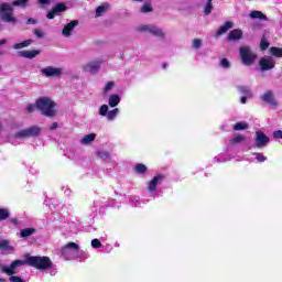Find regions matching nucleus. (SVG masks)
<instances>
[{"label":"nucleus","instance_id":"052dcab7","mask_svg":"<svg viewBox=\"0 0 282 282\" xmlns=\"http://www.w3.org/2000/svg\"><path fill=\"white\" fill-rule=\"evenodd\" d=\"M7 41L6 40H0V45H6Z\"/></svg>","mask_w":282,"mask_h":282},{"label":"nucleus","instance_id":"f8f14e48","mask_svg":"<svg viewBox=\"0 0 282 282\" xmlns=\"http://www.w3.org/2000/svg\"><path fill=\"white\" fill-rule=\"evenodd\" d=\"M138 31L149 32L150 34H153V36H159L160 39L164 37V31H162V29L153 24H142L138 26Z\"/></svg>","mask_w":282,"mask_h":282},{"label":"nucleus","instance_id":"dca6fc26","mask_svg":"<svg viewBox=\"0 0 282 282\" xmlns=\"http://www.w3.org/2000/svg\"><path fill=\"white\" fill-rule=\"evenodd\" d=\"M65 10H67V6L65 3H58L46 14V19H54L55 14H61Z\"/></svg>","mask_w":282,"mask_h":282},{"label":"nucleus","instance_id":"cd10ccee","mask_svg":"<svg viewBox=\"0 0 282 282\" xmlns=\"http://www.w3.org/2000/svg\"><path fill=\"white\" fill-rule=\"evenodd\" d=\"M94 140H96V133H89L84 135L80 139V144L87 145V144H91V142H94Z\"/></svg>","mask_w":282,"mask_h":282},{"label":"nucleus","instance_id":"72a5a7b5","mask_svg":"<svg viewBox=\"0 0 282 282\" xmlns=\"http://www.w3.org/2000/svg\"><path fill=\"white\" fill-rule=\"evenodd\" d=\"M248 129V123L246 121H240L234 126V131H246Z\"/></svg>","mask_w":282,"mask_h":282},{"label":"nucleus","instance_id":"2f4dec72","mask_svg":"<svg viewBox=\"0 0 282 282\" xmlns=\"http://www.w3.org/2000/svg\"><path fill=\"white\" fill-rule=\"evenodd\" d=\"M89 252L80 250V247H78V251L76 254V259H79V261H87L89 259Z\"/></svg>","mask_w":282,"mask_h":282},{"label":"nucleus","instance_id":"4468645a","mask_svg":"<svg viewBox=\"0 0 282 282\" xmlns=\"http://www.w3.org/2000/svg\"><path fill=\"white\" fill-rule=\"evenodd\" d=\"M42 76L46 78H58V76H63V68L54 67V66H46L41 69Z\"/></svg>","mask_w":282,"mask_h":282},{"label":"nucleus","instance_id":"6ab92c4d","mask_svg":"<svg viewBox=\"0 0 282 282\" xmlns=\"http://www.w3.org/2000/svg\"><path fill=\"white\" fill-rule=\"evenodd\" d=\"M262 100L268 105H272V107H276V99H274V94L270 90L263 94Z\"/></svg>","mask_w":282,"mask_h":282},{"label":"nucleus","instance_id":"4c0bfd02","mask_svg":"<svg viewBox=\"0 0 282 282\" xmlns=\"http://www.w3.org/2000/svg\"><path fill=\"white\" fill-rule=\"evenodd\" d=\"M143 14H147L148 12H153V7L151 6V3H144L142 7H141V10H140Z\"/></svg>","mask_w":282,"mask_h":282},{"label":"nucleus","instance_id":"0eeeda50","mask_svg":"<svg viewBox=\"0 0 282 282\" xmlns=\"http://www.w3.org/2000/svg\"><path fill=\"white\" fill-rule=\"evenodd\" d=\"M162 182H164V175L158 174L148 183L147 191L149 197H152V199L160 197L158 186H160Z\"/></svg>","mask_w":282,"mask_h":282},{"label":"nucleus","instance_id":"1a4fd4ad","mask_svg":"<svg viewBox=\"0 0 282 282\" xmlns=\"http://www.w3.org/2000/svg\"><path fill=\"white\" fill-rule=\"evenodd\" d=\"M98 113L102 118H106L109 122H113V120H116V118H118V116L120 115V109L115 108L112 110H109L108 105H101L100 108H99Z\"/></svg>","mask_w":282,"mask_h":282},{"label":"nucleus","instance_id":"9b49d317","mask_svg":"<svg viewBox=\"0 0 282 282\" xmlns=\"http://www.w3.org/2000/svg\"><path fill=\"white\" fill-rule=\"evenodd\" d=\"M102 65V59H94L82 66L83 72L86 74H98L100 72V66Z\"/></svg>","mask_w":282,"mask_h":282},{"label":"nucleus","instance_id":"a878e982","mask_svg":"<svg viewBox=\"0 0 282 282\" xmlns=\"http://www.w3.org/2000/svg\"><path fill=\"white\" fill-rule=\"evenodd\" d=\"M133 171L137 175H147V171H149V167L142 163H138L134 165Z\"/></svg>","mask_w":282,"mask_h":282},{"label":"nucleus","instance_id":"c756f323","mask_svg":"<svg viewBox=\"0 0 282 282\" xmlns=\"http://www.w3.org/2000/svg\"><path fill=\"white\" fill-rule=\"evenodd\" d=\"M238 91L242 96H247V98H252V91L250 90V87H248V86H239Z\"/></svg>","mask_w":282,"mask_h":282},{"label":"nucleus","instance_id":"a211bd4d","mask_svg":"<svg viewBox=\"0 0 282 282\" xmlns=\"http://www.w3.org/2000/svg\"><path fill=\"white\" fill-rule=\"evenodd\" d=\"M19 56H22V58H36V56H39V54H41V51L39 50H33V51H20Z\"/></svg>","mask_w":282,"mask_h":282},{"label":"nucleus","instance_id":"20e7f679","mask_svg":"<svg viewBox=\"0 0 282 282\" xmlns=\"http://www.w3.org/2000/svg\"><path fill=\"white\" fill-rule=\"evenodd\" d=\"M54 107H56V104L47 97H42L36 100V109H39V111H41L43 116H46L47 118H54V116H56Z\"/></svg>","mask_w":282,"mask_h":282},{"label":"nucleus","instance_id":"c85d7f7f","mask_svg":"<svg viewBox=\"0 0 282 282\" xmlns=\"http://www.w3.org/2000/svg\"><path fill=\"white\" fill-rule=\"evenodd\" d=\"M249 17L250 19H259V21H268V17L261 11H251Z\"/></svg>","mask_w":282,"mask_h":282},{"label":"nucleus","instance_id":"79ce46f5","mask_svg":"<svg viewBox=\"0 0 282 282\" xmlns=\"http://www.w3.org/2000/svg\"><path fill=\"white\" fill-rule=\"evenodd\" d=\"M220 67L224 69H230V61H228V58L220 59Z\"/></svg>","mask_w":282,"mask_h":282},{"label":"nucleus","instance_id":"f3484780","mask_svg":"<svg viewBox=\"0 0 282 282\" xmlns=\"http://www.w3.org/2000/svg\"><path fill=\"white\" fill-rule=\"evenodd\" d=\"M242 37H243V31H241L240 29H235L229 32L227 39L228 41H240V39Z\"/></svg>","mask_w":282,"mask_h":282},{"label":"nucleus","instance_id":"f257e3e1","mask_svg":"<svg viewBox=\"0 0 282 282\" xmlns=\"http://www.w3.org/2000/svg\"><path fill=\"white\" fill-rule=\"evenodd\" d=\"M21 265H31V268H36V270H47L52 265V260L50 257L41 256H26L25 260H14L9 267L0 265L1 272L4 274H17V268Z\"/></svg>","mask_w":282,"mask_h":282},{"label":"nucleus","instance_id":"6e6d98bb","mask_svg":"<svg viewBox=\"0 0 282 282\" xmlns=\"http://www.w3.org/2000/svg\"><path fill=\"white\" fill-rule=\"evenodd\" d=\"M248 98H251V97L242 96L241 99H240L241 105H246Z\"/></svg>","mask_w":282,"mask_h":282},{"label":"nucleus","instance_id":"423d86ee","mask_svg":"<svg viewBox=\"0 0 282 282\" xmlns=\"http://www.w3.org/2000/svg\"><path fill=\"white\" fill-rule=\"evenodd\" d=\"M79 245L76 242H68L64 247L58 249L61 257L65 259V261H74L76 256L78 254Z\"/></svg>","mask_w":282,"mask_h":282},{"label":"nucleus","instance_id":"3c124183","mask_svg":"<svg viewBox=\"0 0 282 282\" xmlns=\"http://www.w3.org/2000/svg\"><path fill=\"white\" fill-rule=\"evenodd\" d=\"M32 43H34V40H25L22 42V48L23 47H30V45H32Z\"/></svg>","mask_w":282,"mask_h":282},{"label":"nucleus","instance_id":"473e14b6","mask_svg":"<svg viewBox=\"0 0 282 282\" xmlns=\"http://www.w3.org/2000/svg\"><path fill=\"white\" fill-rule=\"evenodd\" d=\"M270 54L273 55L275 58H282V48L272 46L270 48Z\"/></svg>","mask_w":282,"mask_h":282},{"label":"nucleus","instance_id":"5701e85b","mask_svg":"<svg viewBox=\"0 0 282 282\" xmlns=\"http://www.w3.org/2000/svg\"><path fill=\"white\" fill-rule=\"evenodd\" d=\"M120 100H122L120 95L112 94L108 99V105L109 107H118L120 105Z\"/></svg>","mask_w":282,"mask_h":282},{"label":"nucleus","instance_id":"e433bc0d","mask_svg":"<svg viewBox=\"0 0 282 282\" xmlns=\"http://www.w3.org/2000/svg\"><path fill=\"white\" fill-rule=\"evenodd\" d=\"M113 87H116V84L113 82H108L104 88V96H107V94H110Z\"/></svg>","mask_w":282,"mask_h":282},{"label":"nucleus","instance_id":"f704fd0d","mask_svg":"<svg viewBox=\"0 0 282 282\" xmlns=\"http://www.w3.org/2000/svg\"><path fill=\"white\" fill-rule=\"evenodd\" d=\"M228 156H226V154H218L217 156L214 158V162L216 164H224V162H228Z\"/></svg>","mask_w":282,"mask_h":282},{"label":"nucleus","instance_id":"de8ad7c7","mask_svg":"<svg viewBox=\"0 0 282 282\" xmlns=\"http://www.w3.org/2000/svg\"><path fill=\"white\" fill-rule=\"evenodd\" d=\"M273 138H274V140H282V131L281 130L274 131Z\"/></svg>","mask_w":282,"mask_h":282},{"label":"nucleus","instance_id":"37998d69","mask_svg":"<svg viewBox=\"0 0 282 282\" xmlns=\"http://www.w3.org/2000/svg\"><path fill=\"white\" fill-rule=\"evenodd\" d=\"M192 47L194 50H199V47H202V40L199 39H194L193 40V43H192Z\"/></svg>","mask_w":282,"mask_h":282},{"label":"nucleus","instance_id":"412c9836","mask_svg":"<svg viewBox=\"0 0 282 282\" xmlns=\"http://www.w3.org/2000/svg\"><path fill=\"white\" fill-rule=\"evenodd\" d=\"M32 235H36V228L29 227L20 230V238L28 239V237H32Z\"/></svg>","mask_w":282,"mask_h":282},{"label":"nucleus","instance_id":"680f3d73","mask_svg":"<svg viewBox=\"0 0 282 282\" xmlns=\"http://www.w3.org/2000/svg\"><path fill=\"white\" fill-rule=\"evenodd\" d=\"M162 67H163V69H166L167 64H166V63H164V64L162 65Z\"/></svg>","mask_w":282,"mask_h":282},{"label":"nucleus","instance_id":"bb28decb","mask_svg":"<svg viewBox=\"0 0 282 282\" xmlns=\"http://www.w3.org/2000/svg\"><path fill=\"white\" fill-rule=\"evenodd\" d=\"M0 249L3 250V252H14V247L10 246L9 240L0 239Z\"/></svg>","mask_w":282,"mask_h":282},{"label":"nucleus","instance_id":"5fc2aeb1","mask_svg":"<svg viewBox=\"0 0 282 282\" xmlns=\"http://www.w3.org/2000/svg\"><path fill=\"white\" fill-rule=\"evenodd\" d=\"M35 23H36V20H34V19H32V18H30V19L26 21V24H28V25H35Z\"/></svg>","mask_w":282,"mask_h":282},{"label":"nucleus","instance_id":"603ef678","mask_svg":"<svg viewBox=\"0 0 282 282\" xmlns=\"http://www.w3.org/2000/svg\"><path fill=\"white\" fill-rule=\"evenodd\" d=\"M34 34H35V36H37V39H43V36H44L43 31H41L39 29L34 30Z\"/></svg>","mask_w":282,"mask_h":282},{"label":"nucleus","instance_id":"a19ab883","mask_svg":"<svg viewBox=\"0 0 282 282\" xmlns=\"http://www.w3.org/2000/svg\"><path fill=\"white\" fill-rule=\"evenodd\" d=\"M46 270H48V274H50L51 276H56V273L58 272V271L56 270V265H54V263H53L52 261H51V265L47 267Z\"/></svg>","mask_w":282,"mask_h":282},{"label":"nucleus","instance_id":"58836bf2","mask_svg":"<svg viewBox=\"0 0 282 282\" xmlns=\"http://www.w3.org/2000/svg\"><path fill=\"white\" fill-rule=\"evenodd\" d=\"M90 246L95 250H98L99 248H102V242H100V240L98 238H95L91 240Z\"/></svg>","mask_w":282,"mask_h":282},{"label":"nucleus","instance_id":"aec40b11","mask_svg":"<svg viewBox=\"0 0 282 282\" xmlns=\"http://www.w3.org/2000/svg\"><path fill=\"white\" fill-rule=\"evenodd\" d=\"M232 28H235V24L230 21L225 22V25H221L217 32H216V36H221L223 34H226V32H228V30H232Z\"/></svg>","mask_w":282,"mask_h":282},{"label":"nucleus","instance_id":"09e8293b","mask_svg":"<svg viewBox=\"0 0 282 282\" xmlns=\"http://www.w3.org/2000/svg\"><path fill=\"white\" fill-rule=\"evenodd\" d=\"M35 109H36V106H35V105L29 104V105L26 106V111H28V113L34 112Z\"/></svg>","mask_w":282,"mask_h":282},{"label":"nucleus","instance_id":"0e129e2a","mask_svg":"<svg viewBox=\"0 0 282 282\" xmlns=\"http://www.w3.org/2000/svg\"><path fill=\"white\" fill-rule=\"evenodd\" d=\"M134 1H138L139 3H142V1H144V0H134Z\"/></svg>","mask_w":282,"mask_h":282},{"label":"nucleus","instance_id":"ddd939ff","mask_svg":"<svg viewBox=\"0 0 282 282\" xmlns=\"http://www.w3.org/2000/svg\"><path fill=\"white\" fill-rule=\"evenodd\" d=\"M276 65V61L272 56H263L259 61V66L262 72H270V69H274Z\"/></svg>","mask_w":282,"mask_h":282},{"label":"nucleus","instance_id":"a18cd8bd","mask_svg":"<svg viewBox=\"0 0 282 282\" xmlns=\"http://www.w3.org/2000/svg\"><path fill=\"white\" fill-rule=\"evenodd\" d=\"M9 281L10 282H25L21 276L9 274Z\"/></svg>","mask_w":282,"mask_h":282},{"label":"nucleus","instance_id":"6e6552de","mask_svg":"<svg viewBox=\"0 0 282 282\" xmlns=\"http://www.w3.org/2000/svg\"><path fill=\"white\" fill-rule=\"evenodd\" d=\"M240 58L242 61V64L246 66H250L254 64V61H257V55L254 52H252V48L249 46H241L239 48Z\"/></svg>","mask_w":282,"mask_h":282},{"label":"nucleus","instance_id":"338daca9","mask_svg":"<svg viewBox=\"0 0 282 282\" xmlns=\"http://www.w3.org/2000/svg\"><path fill=\"white\" fill-rule=\"evenodd\" d=\"M115 246H116V248H120V245H118V243H116Z\"/></svg>","mask_w":282,"mask_h":282},{"label":"nucleus","instance_id":"4be33fe9","mask_svg":"<svg viewBox=\"0 0 282 282\" xmlns=\"http://www.w3.org/2000/svg\"><path fill=\"white\" fill-rule=\"evenodd\" d=\"M97 158L102 160L104 162H109L111 161V152L107 150H99L96 152Z\"/></svg>","mask_w":282,"mask_h":282},{"label":"nucleus","instance_id":"f03ea898","mask_svg":"<svg viewBox=\"0 0 282 282\" xmlns=\"http://www.w3.org/2000/svg\"><path fill=\"white\" fill-rule=\"evenodd\" d=\"M28 0H15L11 4L2 3L0 6V19L4 21V23H12V25H17L18 20L14 18V6H25Z\"/></svg>","mask_w":282,"mask_h":282},{"label":"nucleus","instance_id":"2eb2a0df","mask_svg":"<svg viewBox=\"0 0 282 282\" xmlns=\"http://www.w3.org/2000/svg\"><path fill=\"white\" fill-rule=\"evenodd\" d=\"M77 25H78V20L70 21L69 23L64 25V28L62 29V35L65 39H69V36L74 34V30L76 29Z\"/></svg>","mask_w":282,"mask_h":282},{"label":"nucleus","instance_id":"bf43d9fd","mask_svg":"<svg viewBox=\"0 0 282 282\" xmlns=\"http://www.w3.org/2000/svg\"><path fill=\"white\" fill-rule=\"evenodd\" d=\"M39 1H40V3H42V6L50 3V0H39Z\"/></svg>","mask_w":282,"mask_h":282},{"label":"nucleus","instance_id":"8fccbe9b","mask_svg":"<svg viewBox=\"0 0 282 282\" xmlns=\"http://www.w3.org/2000/svg\"><path fill=\"white\" fill-rule=\"evenodd\" d=\"M32 43H34V40H25L22 42V48L23 47H30V45H32Z\"/></svg>","mask_w":282,"mask_h":282},{"label":"nucleus","instance_id":"7c9ffc66","mask_svg":"<svg viewBox=\"0 0 282 282\" xmlns=\"http://www.w3.org/2000/svg\"><path fill=\"white\" fill-rule=\"evenodd\" d=\"M109 10V3H104L96 9V17H102Z\"/></svg>","mask_w":282,"mask_h":282},{"label":"nucleus","instance_id":"e2e57ef3","mask_svg":"<svg viewBox=\"0 0 282 282\" xmlns=\"http://www.w3.org/2000/svg\"><path fill=\"white\" fill-rule=\"evenodd\" d=\"M1 30H3V24H0V32H1Z\"/></svg>","mask_w":282,"mask_h":282},{"label":"nucleus","instance_id":"39448f33","mask_svg":"<svg viewBox=\"0 0 282 282\" xmlns=\"http://www.w3.org/2000/svg\"><path fill=\"white\" fill-rule=\"evenodd\" d=\"M119 208L120 206L116 204V199L106 200L105 198H99L94 200L93 206L90 207V218L96 217V213H102L105 208Z\"/></svg>","mask_w":282,"mask_h":282},{"label":"nucleus","instance_id":"c03bdc74","mask_svg":"<svg viewBox=\"0 0 282 282\" xmlns=\"http://www.w3.org/2000/svg\"><path fill=\"white\" fill-rule=\"evenodd\" d=\"M210 12H213V3H207L204 7V14L208 15L210 14Z\"/></svg>","mask_w":282,"mask_h":282},{"label":"nucleus","instance_id":"49530a36","mask_svg":"<svg viewBox=\"0 0 282 282\" xmlns=\"http://www.w3.org/2000/svg\"><path fill=\"white\" fill-rule=\"evenodd\" d=\"M267 47H270V43H268V42L265 41V39L262 37V39H261V42H260V48H261L262 51H265Z\"/></svg>","mask_w":282,"mask_h":282},{"label":"nucleus","instance_id":"9d476101","mask_svg":"<svg viewBox=\"0 0 282 282\" xmlns=\"http://www.w3.org/2000/svg\"><path fill=\"white\" fill-rule=\"evenodd\" d=\"M254 140V149H265L270 143V138L263 133V131L258 130L253 137Z\"/></svg>","mask_w":282,"mask_h":282},{"label":"nucleus","instance_id":"13d9d810","mask_svg":"<svg viewBox=\"0 0 282 282\" xmlns=\"http://www.w3.org/2000/svg\"><path fill=\"white\" fill-rule=\"evenodd\" d=\"M10 223L13 224V226H18L19 225V220L17 218H11Z\"/></svg>","mask_w":282,"mask_h":282},{"label":"nucleus","instance_id":"4d7b16f0","mask_svg":"<svg viewBox=\"0 0 282 282\" xmlns=\"http://www.w3.org/2000/svg\"><path fill=\"white\" fill-rule=\"evenodd\" d=\"M51 131H54V129H58V123L53 122L52 126L50 127Z\"/></svg>","mask_w":282,"mask_h":282},{"label":"nucleus","instance_id":"7ed1b4c3","mask_svg":"<svg viewBox=\"0 0 282 282\" xmlns=\"http://www.w3.org/2000/svg\"><path fill=\"white\" fill-rule=\"evenodd\" d=\"M43 129H41V127L39 126H31L26 129L20 130L18 132H15V135L11 137L9 139V142L11 144L17 145V140H25V138H39V135H41Z\"/></svg>","mask_w":282,"mask_h":282},{"label":"nucleus","instance_id":"774afa93","mask_svg":"<svg viewBox=\"0 0 282 282\" xmlns=\"http://www.w3.org/2000/svg\"><path fill=\"white\" fill-rule=\"evenodd\" d=\"M0 282H6V280H3V279H0Z\"/></svg>","mask_w":282,"mask_h":282},{"label":"nucleus","instance_id":"ea45409f","mask_svg":"<svg viewBox=\"0 0 282 282\" xmlns=\"http://www.w3.org/2000/svg\"><path fill=\"white\" fill-rule=\"evenodd\" d=\"M257 162H265L268 160V156L263 155L261 152L253 153Z\"/></svg>","mask_w":282,"mask_h":282},{"label":"nucleus","instance_id":"69168bd1","mask_svg":"<svg viewBox=\"0 0 282 282\" xmlns=\"http://www.w3.org/2000/svg\"><path fill=\"white\" fill-rule=\"evenodd\" d=\"M206 3H213V0H207V2Z\"/></svg>","mask_w":282,"mask_h":282},{"label":"nucleus","instance_id":"c9c22d12","mask_svg":"<svg viewBox=\"0 0 282 282\" xmlns=\"http://www.w3.org/2000/svg\"><path fill=\"white\" fill-rule=\"evenodd\" d=\"M8 217H10V209L0 208V221H4V219H8Z\"/></svg>","mask_w":282,"mask_h":282},{"label":"nucleus","instance_id":"393cba45","mask_svg":"<svg viewBox=\"0 0 282 282\" xmlns=\"http://www.w3.org/2000/svg\"><path fill=\"white\" fill-rule=\"evenodd\" d=\"M129 204L132 206V208H140L144 202L140 199V196H130L129 197Z\"/></svg>","mask_w":282,"mask_h":282},{"label":"nucleus","instance_id":"b1692460","mask_svg":"<svg viewBox=\"0 0 282 282\" xmlns=\"http://www.w3.org/2000/svg\"><path fill=\"white\" fill-rule=\"evenodd\" d=\"M241 142H246V135L235 134L229 141V144H231L232 147H237V144H241Z\"/></svg>","mask_w":282,"mask_h":282},{"label":"nucleus","instance_id":"864d4df0","mask_svg":"<svg viewBox=\"0 0 282 282\" xmlns=\"http://www.w3.org/2000/svg\"><path fill=\"white\" fill-rule=\"evenodd\" d=\"M13 50H23V44H22V42L14 44V45H13Z\"/></svg>","mask_w":282,"mask_h":282}]
</instances>
